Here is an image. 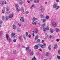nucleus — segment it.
Listing matches in <instances>:
<instances>
[{
	"instance_id": "nucleus-63",
	"label": "nucleus",
	"mask_w": 60,
	"mask_h": 60,
	"mask_svg": "<svg viewBox=\"0 0 60 60\" xmlns=\"http://www.w3.org/2000/svg\"><path fill=\"white\" fill-rule=\"evenodd\" d=\"M47 2H45V4H47Z\"/></svg>"
},
{
	"instance_id": "nucleus-52",
	"label": "nucleus",
	"mask_w": 60,
	"mask_h": 60,
	"mask_svg": "<svg viewBox=\"0 0 60 60\" xmlns=\"http://www.w3.org/2000/svg\"><path fill=\"white\" fill-rule=\"evenodd\" d=\"M17 31L18 32H20V30H17Z\"/></svg>"
},
{
	"instance_id": "nucleus-29",
	"label": "nucleus",
	"mask_w": 60,
	"mask_h": 60,
	"mask_svg": "<svg viewBox=\"0 0 60 60\" xmlns=\"http://www.w3.org/2000/svg\"><path fill=\"white\" fill-rule=\"evenodd\" d=\"M16 41H17V39H15L13 40V42H16Z\"/></svg>"
},
{
	"instance_id": "nucleus-41",
	"label": "nucleus",
	"mask_w": 60,
	"mask_h": 60,
	"mask_svg": "<svg viewBox=\"0 0 60 60\" xmlns=\"http://www.w3.org/2000/svg\"><path fill=\"white\" fill-rule=\"evenodd\" d=\"M58 53L60 55V50H59L58 51Z\"/></svg>"
},
{
	"instance_id": "nucleus-64",
	"label": "nucleus",
	"mask_w": 60,
	"mask_h": 60,
	"mask_svg": "<svg viewBox=\"0 0 60 60\" xmlns=\"http://www.w3.org/2000/svg\"><path fill=\"white\" fill-rule=\"evenodd\" d=\"M40 51H42V50L41 49H40Z\"/></svg>"
},
{
	"instance_id": "nucleus-5",
	"label": "nucleus",
	"mask_w": 60,
	"mask_h": 60,
	"mask_svg": "<svg viewBox=\"0 0 60 60\" xmlns=\"http://www.w3.org/2000/svg\"><path fill=\"white\" fill-rule=\"evenodd\" d=\"M39 48V46H38V45H36L34 47V49H38Z\"/></svg>"
},
{
	"instance_id": "nucleus-62",
	"label": "nucleus",
	"mask_w": 60,
	"mask_h": 60,
	"mask_svg": "<svg viewBox=\"0 0 60 60\" xmlns=\"http://www.w3.org/2000/svg\"><path fill=\"white\" fill-rule=\"evenodd\" d=\"M34 33H33V36H34Z\"/></svg>"
},
{
	"instance_id": "nucleus-55",
	"label": "nucleus",
	"mask_w": 60,
	"mask_h": 60,
	"mask_svg": "<svg viewBox=\"0 0 60 60\" xmlns=\"http://www.w3.org/2000/svg\"><path fill=\"white\" fill-rule=\"evenodd\" d=\"M34 3H37V1L36 0H34Z\"/></svg>"
},
{
	"instance_id": "nucleus-18",
	"label": "nucleus",
	"mask_w": 60,
	"mask_h": 60,
	"mask_svg": "<svg viewBox=\"0 0 60 60\" xmlns=\"http://www.w3.org/2000/svg\"><path fill=\"white\" fill-rule=\"evenodd\" d=\"M56 6H57V5H56V4H54L53 6V7L54 8H56Z\"/></svg>"
},
{
	"instance_id": "nucleus-26",
	"label": "nucleus",
	"mask_w": 60,
	"mask_h": 60,
	"mask_svg": "<svg viewBox=\"0 0 60 60\" xmlns=\"http://www.w3.org/2000/svg\"><path fill=\"white\" fill-rule=\"evenodd\" d=\"M41 42V40L40 39H38V40L37 42Z\"/></svg>"
},
{
	"instance_id": "nucleus-42",
	"label": "nucleus",
	"mask_w": 60,
	"mask_h": 60,
	"mask_svg": "<svg viewBox=\"0 0 60 60\" xmlns=\"http://www.w3.org/2000/svg\"><path fill=\"white\" fill-rule=\"evenodd\" d=\"M50 45L49 47H48V49H50Z\"/></svg>"
},
{
	"instance_id": "nucleus-25",
	"label": "nucleus",
	"mask_w": 60,
	"mask_h": 60,
	"mask_svg": "<svg viewBox=\"0 0 60 60\" xmlns=\"http://www.w3.org/2000/svg\"><path fill=\"white\" fill-rule=\"evenodd\" d=\"M57 45H56L54 47V49H56V48H57Z\"/></svg>"
},
{
	"instance_id": "nucleus-49",
	"label": "nucleus",
	"mask_w": 60,
	"mask_h": 60,
	"mask_svg": "<svg viewBox=\"0 0 60 60\" xmlns=\"http://www.w3.org/2000/svg\"><path fill=\"white\" fill-rule=\"evenodd\" d=\"M56 41H57V42H58V41H59V39H57L56 40Z\"/></svg>"
},
{
	"instance_id": "nucleus-24",
	"label": "nucleus",
	"mask_w": 60,
	"mask_h": 60,
	"mask_svg": "<svg viewBox=\"0 0 60 60\" xmlns=\"http://www.w3.org/2000/svg\"><path fill=\"white\" fill-rule=\"evenodd\" d=\"M36 60V59L35 58V57L34 56L33 58H32V60Z\"/></svg>"
},
{
	"instance_id": "nucleus-51",
	"label": "nucleus",
	"mask_w": 60,
	"mask_h": 60,
	"mask_svg": "<svg viewBox=\"0 0 60 60\" xmlns=\"http://www.w3.org/2000/svg\"><path fill=\"white\" fill-rule=\"evenodd\" d=\"M28 13H29V12H28V11H26V14H28Z\"/></svg>"
},
{
	"instance_id": "nucleus-53",
	"label": "nucleus",
	"mask_w": 60,
	"mask_h": 60,
	"mask_svg": "<svg viewBox=\"0 0 60 60\" xmlns=\"http://www.w3.org/2000/svg\"><path fill=\"white\" fill-rule=\"evenodd\" d=\"M4 16H3L2 17V19H3V20H4Z\"/></svg>"
},
{
	"instance_id": "nucleus-45",
	"label": "nucleus",
	"mask_w": 60,
	"mask_h": 60,
	"mask_svg": "<svg viewBox=\"0 0 60 60\" xmlns=\"http://www.w3.org/2000/svg\"><path fill=\"white\" fill-rule=\"evenodd\" d=\"M29 49V48L28 47H27L26 48V50H28V49Z\"/></svg>"
},
{
	"instance_id": "nucleus-23",
	"label": "nucleus",
	"mask_w": 60,
	"mask_h": 60,
	"mask_svg": "<svg viewBox=\"0 0 60 60\" xmlns=\"http://www.w3.org/2000/svg\"><path fill=\"white\" fill-rule=\"evenodd\" d=\"M8 18H9V17H8V16H6V18H5L6 20H8Z\"/></svg>"
},
{
	"instance_id": "nucleus-21",
	"label": "nucleus",
	"mask_w": 60,
	"mask_h": 60,
	"mask_svg": "<svg viewBox=\"0 0 60 60\" xmlns=\"http://www.w3.org/2000/svg\"><path fill=\"white\" fill-rule=\"evenodd\" d=\"M57 58H58V59H60V56H57Z\"/></svg>"
},
{
	"instance_id": "nucleus-14",
	"label": "nucleus",
	"mask_w": 60,
	"mask_h": 60,
	"mask_svg": "<svg viewBox=\"0 0 60 60\" xmlns=\"http://www.w3.org/2000/svg\"><path fill=\"white\" fill-rule=\"evenodd\" d=\"M34 54V52L33 51H32L31 52H30V54L31 56H32V55H33V54Z\"/></svg>"
},
{
	"instance_id": "nucleus-54",
	"label": "nucleus",
	"mask_w": 60,
	"mask_h": 60,
	"mask_svg": "<svg viewBox=\"0 0 60 60\" xmlns=\"http://www.w3.org/2000/svg\"><path fill=\"white\" fill-rule=\"evenodd\" d=\"M22 11V13L23 14H24V10L23 11Z\"/></svg>"
},
{
	"instance_id": "nucleus-33",
	"label": "nucleus",
	"mask_w": 60,
	"mask_h": 60,
	"mask_svg": "<svg viewBox=\"0 0 60 60\" xmlns=\"http://www.w3.org/2000/svg\"><path fill=\"white\" fill-rule=\"evenodd\" d=\"M43 31L44 32H45L46 31V28H43Z\"/></svg>"
},
{
	"instance_id": "nucleus-58",
	"label": "nucleus",
	"mask_w": 60,
	"mask_h": 60,
	"mask_svg": "<svg viewBox=\"0 0 60 60\" xmlns=\"http://www.w3.org/2000/svg\"><path fill=\"white\" fill-rule=\"evenodd\" d=\"M27 2L28 3H30V1L29 0H28Z\"/></svg>"
},
{
	"instance_id": "nucleus-17",
	"label": "nucleus",
	"mask_w": 60,
	"mask_h": 60,
	"mask_svg": "<svg viewBox=\"0 0 60 60\" xmlns=\"http://www.w3.org/2000/svg\"><path fill=\"white\" fill-rule=\"evenodd\" d=\"M37 20V18H35V17H33V20L34 21V20Z\"/></svg>"
},
{
	"instance_id": "nucleus-12",
	"label": "nucleus",
	"mask_w": 60,
	"mask_h": 60,
	"mask_svg": "<svg viewBox=\"0 0 60 60\" xmlns=\"http://www.w3.org/2000/svg\"><path fill=\"white\" fill-rule=\"evenodd\" d=\"M6 38L7 40H9V36L8 34L6 35Z\"/></svg>"
},
{
	"instance_id": "nucleus-8",
	"label": "nucleus",
	"mask_w": 60,
	"mask_h": 60,
	"mask_svg": "<svg viewBox=\"0 0 60 60\" xmlns=\"http://www.w3.org/2000/svg\"><path fill=\"white\" fill-rule=\"evenodd\" d=\"M4 4V1H1L0 3V4H1V6H3Z\"/></svg>"
},
{
	"instance_id": "nucleus-40",
	"label": "nucleus",
	"mask_w": 60,
	"mask_h": 60,
	"mask_svg": "<svg viewBox=\"0 0 60 60\" xmlns=\"http://www.w3.org/2000/svg\"><path fill=\"white\" fill-rule=\"evenodd\" d=\"M26 36H28V32H27L26 33Z\"/></svg>"
},
{
	"instance_id": "nucleus-60",
	"label": "nucleus",
	"mask_w": 60,
	"mask_h": 60,
	"mask_svg": "<svg viewBox=\"0 0 60 60\" xmlns=\"http://www.w3.org/2000/svg\"><path fill=\"white\" fill-rule=\"evenodd\" d=\"M52 37V36H50L49 37V38H51V37Z\"/></svg>"
},
{
	"instance_id": "nucleus-28",
	"label": "nucleus",
	"mask_w": 60,
	"mask_h": 60,
	"mask_svg": "<svg viewBox=\"0 0 60 60\" xmlns=\"http://www.w3.org/2000/svg\"><path fill=\"white\" fill-rule=\"evenodd\" d=\"M43 22H45L46 20V19H42Z\"/></svg>"
},
{
	"instance_id": "nucleus-32",
	"label": "nucleus",
	"mask_w": 60,
	"mask_h": 60,
	"mask_svg": "<svg viewBox=\"0 0 60 60\" xmlns=\"http://www.w3.org/2000/svg\"><path fill=\"white\" fill-rule=\"evenodd\" d=\"M45 18L46 19H48L49 18V16H46L45 17Z\"/></svg>"
},
{
	"instance_id": "nucleus-61",
	"label": "nucleus",
	"mask_w": 60,
	"mask_h": 60,
	"mask_svg": "<svg viewBox=\"0 0 60 60\" xmlns=\"http://www.w3.org/2000/svg\"><path fill=\"white\" fill-rule=\"evenodd\" d=\"M58 8H56V10H58Z\"/></svg>"
},
{
	"instance_id": "nucleus-4",
	"label": "nucleus",
	"mask_w": 60,
	"mask_h": 60,
	"mask_svg": "<svg viewBox=\"0 0 60 60\" xmlns=\"http://www.w3.org/2000/svg\"><path fill=\"white\" fill-rule=\"evenodd\" d=\"M19 4H21H21H22L23 3L22 0H19Z\"/></svg>"
},
{
	"instance_id": "nucleus-39",
	"label": "nucleus",
	"mask_w": 60,
	"mask_h": 60,
	"mask_svg": "<svg viewBox=\"0 0 60 60\" xmlns=\"http://www.w3.org/2000/svg\"><path fill=\"white\" fill-rule=\"evenodd\" d=\"M41 18H44V16L43 15H41Z\"/></svg>"
},
{
	"instance_id": "nucleus-6",
	"label": "nucleus",
	"mask_w": 60,
	"mask_h": 60,
	"mask_svg": "<svg viewBox=\"0 0 60 60\" xmlns=\"http://www.w3.org/2000/svg\"><path fill=\"white\" fill-rule=\"evenodd\" d=\"M13 14H10L9 18H10V19H11L13 17Z\"/></svg>"
},
{
	"instance_id": "nucleus-10",
	"label": "nucleus",
	"mask_w": 60,
	"mask_h": 60,
	"mask_svg": "<svg viewBox=\"0 0 60 60\" xmlns=\"http://www.w3.org/2000/svg\"><path fill=\"white\" fill-rule=\"evenodd\" d=\"M12 37H15V34L13 33L12 34Z\"/></svg>"
},
{
	"instance_id": "nucleus-27",
	"label": "nucleus",
	"mask_w": 60,
	"mask_h": 60,
	"mask_svg": "<svg viewBox=\"0 0 60 60\" xmlns=\"http://www.w3.org/2000/svg\"><path fill=\"white\" fill-rule=\"evenodd\" d=\"M49 55V52H47L46 54V56H48V55Z\"/></svg>"
},
{
	"instance_id": "nucleus-46",
	"label": "nucleus",
	"mask_w": 60,
	"mask_h": 60,
	"mask_svg": "<svg viewBox=\"0 0 60 60\" xmlns=\"http://www.w3.org/2000/svg\"><path fill=\"white\" fill-rule=\"evenodd\" d=\"M19 39H20V40H21V37L20 36L19 37Z\"/></svg>"
},
{
	"instance_id": "nucleus-50",
	"label": "nucleus",
	"mask_w": 60,
	"mask_h": 60,
	"mask_svg": "<svg viewBox=\"0 0 60 60\" xmlns=\"http://www.w3.org/2000/svg\"><path fill=\"white\" fill-rule=\"evenodd\" d=\"M39 0H37V3H39Z\"/></svg>"
},
{
	"instance_id": "nucleus-2",
	"label": "nucleus",
	"mask_w": 60,
	"mask_h": 60,
	"mask_svg": "<svg viewBox=\"0 0 60 60\" xmlns=\"http://www.w3.org/2000/svg\"><path fill=\"white\" fill-rule=\"evenodd\" d=\"M52 26H53V27H56V25H57V24H56V23L54 22L52 23Z\"/></svg>"
},
{
	"instance_id": "nucleus-34",
	"label": "nucleus",
	"mask_w": 60,
	"mask_h": 60,
	"mask_svg": "<svg viewBox=\"0 0 60 60\" xmlns=\"http://www.w3.org/2000/svg\"><path fill=\"white\" fill-rule=\"evenodd\" d=\"M4 11H5V10H2V13H4Z\"/></svg>"
},
{
	"instance_id": "nucleus-7",
	"label": "nucleus",
	"mask_w": 60,
	"mask_h": 60,
	"mask_svg": "<svg viewBox=\"0 0 60 60\" xmlns=\"http://www.w3.org/2000/svg\"><path fill=\"white\" fill-rule=\"evenodd\" d=\"M40 46L41 47V48H43V46H45V47H46V45L45 44H44L43 45H42V44H41Z\"/></svg>"
},
{
	"instance_id": "nucleus-22",
	"label": "nucleus",
	"mask_w": 60,
	"mask_h": 60,
	"mask_svg": "<svg viewBox=\"0 0 60 60\" xmlns=\"http://www.w3.org/2000/svg\"><path fill=\"white\" fill-rule=\"evenodd\" d=\"M9 10V7H7L6 8V11H8Z\"/></svg>"
},
{
	"instance_id": "nucleus-37",
	"label": "nucleus",
	"mask_w": 60,
	"mask_h": 60,
	"mask_svg": "<svg viewBox=\"0 0 60 60\" xmlns=\"http://www.w3.org/2000/svg\"><path fill=\"white\" fill-rule=\"evenodd\" d=\"M28 37L29 38H31V35L30 34H29L28 36Z\"/></svg>"
},
{
	"instance_id": "nucleus-56",
	"label": "nucleus",
	"mask_w": 60,
	"mask_h": 60,
	"mask_svg": "<svg viewBox=\"0 0 60 60\" xmlns=\"http://www.w3.org/2000/svg\"><path fill=\"white\" fill-rule=\"evenodd\" d=\"M32 32L33 33H34H34H35V32L34 30H33L32 31Z\"/></svg>"
},
{
	"instance_id": "nucleus-35",
	"label": "nucleus",
	"mask_w": 60,
	"mask_h": 60,
	"mask_svg": "<svg viewBox=\"0 0 60 60\" xmlns=\"http://www.w3.org/2000/svg\"><path fill=\"white\" fill-rule=\"evenodd\" d=\"M45 26V24H43V25H42V27H44V26Z\"/></svg>"
},
{
	"instance_id": "nucleus-44",
	"label": "nucleus",
	"mask_w": 60,
	"mask_h": 60,
	"mask_svg": "<svg viewBox=\"0 0 60 60\" xmlns=\"http://www.w3.org/2000/svg\"><path fill=\"white\" fill-rule=\"evenodd\" d=\"M33 24L34 25H36V23L34 22L33 23Z\"/></svg>"
},
{
	"instance_id": "nucleus-15",
	"label": "nucleus",
	"mask_w": 60,
	"mask_h": 60,
	"mask_svg": "<svg viewBox=\"0 0 60 60\" xmlns=\"http://www.w3.org/2000/svg\"><path fill=\"white\" fill-rule=\"evenodd\" d=\"M13 27L14 29H15L16 28V27L14 24L13 25Z\"/></svg>"
},
{
	"instance_id": "nucleus-3",
	"label": "nucleus",
	"mask_w": 60,
	"mask_h": 60,
	"mask_svg": "<svg viewBox=\"0 0 60 60\" xmlns=\"http://www.w3.org/2000/svg\"><path fill=\"white\" fill-rule=\"evenodd\" d=\"M40 10L42 12H44V10H43V7L42 6H40Z\"/></svg>"
},
{
	"instance_id": "nucleus-20",
	"label": "nucleus",
	"mask_w": 60,
	"mask_h": 60,
	"mask_svg": "<svg viewBox=\"0 0 60 60\" xmlns=\"http://www.w3.org/2000/svg\"><path fill=\"white\" fill-rule=\"evenodd\" d=\"M45 29L47 30H49V27L48 26L47 27H46L45 28Z\"/></svg>"
},
{
	"instance_id": "nucleus-13",
	"label": "nucleus",
	"mask_w": 60,
	"mask_h": 60,
	"mask_svg": "<svg viewBox=\"0 0 60 60\" xmlns=\"http://www.w3.org/2000/svg\"><path fill=\"white\" fill-rule=\"evenodd\" d=\"M3 34V32L1 31L0 32V38H1L2 36V34Z\"/></svg>"
},
{
	"instance_id": "nucleus-16",
	"label": "nucleus",
	"mask_w": 60,
	"mask_h": 60,
	"mask_svg": "<svg viewBox=\"0 0 60 60\" xmlns=\"http://www.w3.org/2000/svg\"><path fill=\"white\" fill-rule=\"evenodd\" d=\"M35 31L36 33H38V30L37 29H35Z\"/></svg>"
},
{
	"instance_id": "nucleus-9",
	"label": "nucleus",
	"mask_w": 60,
	"mask_h": 60,
	"mask_svg": "<svg viewBox=\"0 0 60 60\" xmlns=\"http://www.w3.org/2000/svg\"><path fill=\"white\" fill-rule=\"evenodd\" d=\"M20 20L23 22H24V18L23 17L21 18Z\"/></svg>"
},
{
	"instance_id": "nucleus-43",
	"label": "nucleus",
	"mask_w": 60,
	"mask_h": 60,
	"mask_svg": "<svg viewBox=\"0 0 60 60\" xmlns=\"http://www.w3.org/2000/svg\"><path fill=\"white\" fill-rule=\"evenodd\" d=\"M3 2H4V3L5 4H7L6 2L5 1H3Z\"/></svg>"
},
{
	"instance_id": "nucleus-38",
	"label": "nucleus",
	"mask_w": 60,
	"mask_h": 60,
	"mask_svg": "<svg viewBox=\"0 0 60 60\" xmlns=\"http://www.w3.org/2000/svg\"><path fill=\"white\" fill-rule=\"evenodd\" d=\"M33 7H34V4H33L32 6L31 7H30L31 9Z\"/></svg>"
},
{
	"instance_id": "nucleus-57",
	"label": "nucleus",
	"mask_w": 60,
	"mask_h": 60,
	"mask_svg": "<svg viewBox=\"0 0 60 60\" xmlns=\"http://www.w3.org/2000/svg\"><path fill=\"white\" fill-rule=\"evenodd\" d=\"M18 25L19 26H21V24L20 25L19 24V23H18Z\"/></svg>"
},
{
	"instance_id": "nucleus-19",
	"label": "nucleus",
	"mask_w": 60,
	"mask_h": 60,
	"mask_svg": "<svg viewBox=\"0 0 60 60\" xmlns=\"http://www.w3.org/2000/svg\"><path fill=\"white\" fill-rule=\"evenodd\" d=\"M3 24V21H0V27L1 26V24Z\"/></svg>"
},
{
	"instance_id": "nucleus-47",
	"label": "nucleus",
	"mask_w": 60,
	"mask_h": 60,
	"mask_svg": "<svg viewBox=\"0 0 60 60\" xmlns=\"http://www.w3.org/2000/svg\"><path fill=\"white\" fill-rule=\"evenodd\" d=\"M56 2H59V0H56Z\"/></svg>"
},
{
	"instance_id": "nucleus-48",
	"label": "nucleus",
	"mask_w": 60,
	"mask_h": 60,
	"mask_svg": "<svg viewBox=\"0 0 60 60\" xmlns=\"http://www.w3.org/2000/svg\"><path fill=\"white\" fill-rule=\"evenodd\" d=\"M13 52L14 53H15V52H16V50H14L13 51Z\"/></svg>"
},
{
	"instance_id": "nucleus-36",
	"label": "nucleus",
	"mask_w": 60,
	"mask_h": 60,
	"mask_svg": "<svg viewBox=\"0 0 60 60\" xmlns=\"http://www.w3.org/2000/svg\"><path fill=\"white\" fill-rule=\"evenodd\" d=\"M51 33H53V30L52 29L50 31Z\"/></svg>"
},
{
	"instance_id": "nucleus-30",
	"label": "nucleus",
	"mask_w": 60,
	"mask_h": 60,
	"mask_svg": "<svg viewBox=\"0 0 60 60\" xmlns=\"http://www.w3.org/2000/svg\"><path fill=\"white\" fill-rule=\"evenodd\" d=\"M56 32H58L59 31V29H58L57 28H56Z\"/></svg>"
},
{
	"instance_id": "nucleus-1",
	"label": "nucleus",
	"mask_w": 60,
	"mask_h": 60,
	"mask_svg": "<svg viewBox=\"0 0 60 60\" xmlns=\"http://www.w3.org/2000/svg\"><path fill=\"white\" fill-rule=\"evenodd\" d=\"M15 7H17L16 8V9L17 11H20V9L18 8V7H19V6L18 4H15Z\"/></svg>"
},
{
	"instance_id": "nucleus-31",
	"label": "nucleus",
	"mask_w": 60,
	"mask_h": 60,
	"mask_svg": "<svg viewBox=\"0 0 60 60\" xmlns=\"http://www.w3.org/2000/svg\"><path fill=\"white\" fill-rule=\"evenodd\" d=\"M21 10L22 11H24V8L23 7H21Z\"/></svg>"
},
{
	"instance_id": "nucleus-11",
	"label": "nucleus",
	"mask_w": 60,
	"mask_h": 60,
	"mask_svg": "<svg viewBox=\"0 0 60 60\" xmlns=\"http://www.w3.org/2000/svg\"><path fill=\"white\" fill-rule=\"evenodd\" d=\"M39 38L38 37V35H37L36 36L35 38V40H36Z\"/></svg>"
},
{
	"instance_id": "nucleus-59",
	"label": "nucleus",
	"mask_w": 60,
	"mask_h": 60,
	"mask_svg": "<svg viewBox=\"0 0 60 60\" xmlns=\"http://www.w3.org/2000/svg\"><path fill=\"white\" fill-rule=\"evenodd\" d=\"M11 41V38H10L9 40L8 41Z\"/></svg>"
}]
</instances>
